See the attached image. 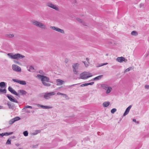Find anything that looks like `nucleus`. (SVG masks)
Wrapping results in <instances>:
<instances>
[{
	"mask_svg": "<svg viewBox=\"0 0 149 149\" xmlns=\"http://www.w3.org/2000/svg\"><path fill=\"white\" fill-rule=\"evenodd\" d=\"M18 145H19V144H16V145H17V146H18Z\"/></svg>",
	"mask_w": 149,
	"mask_h": 149,
	"instance_id": "nucleus-57",
	"label": "nucleus"
},
{
	"mask_svg": "<svg viewBox=\"0 0 149 149\" xmlns=\"http://www.w3.org/2000/svg\"><path fill=\"white\" fill-rule=\"evenodd\" d=\"M13 132H9V133L6 132V133H4V136H8L11 135V134H13Z\"/></svg>",
	"mask_w": 149,
	"mask_h": 149,
	"instance_id": "nucleus-29",
	"label": "nucleus"
},
{
	"mask_svg": "<svg viewBox=\"0 0 149 149\" xmlns=\"http://www.w3.org/2000/svg\"><path fill=\"white\" fill-rule=\"evenodd\" d=\"M12 69L13 70L17 72H21V68L16 65H13Z\"/></svg>",
	"mask_w": 149,
	"mask_h": 149,
	"instance_id": "nucleus-8",
	"label": "nucleus"
},
{
	"mask_svg": "<svg viewBox=\"0 0 149 149\" xmlns=\"http://www.w3.org/2000/svg\"><path fill=\"white\" fill-rule=\"evenodd\" d=\"M92 76V75L91 73L86 72H84L80 75V78L83 79H86Z\"/></svg>",
	"mask_w": 149,
	"mask_h": 149,
	"instance_id": "nucleus-3",
	"label": "nucleus"
},
{
	"mask_svg": "<svg viewBox=\"0 0 149 149\" xmlns=\"http://www.w3.org/2000/svg\"><path fill=\"white\" fill-rule=\"evenodd\" d=\"M23 134L25 136H27L28 135V133L27 131H25L23 132Z\"/></svg>",
	"mask_w": 149,
	"mask_h": 149,
	"instance_id": "nucleus-35",
	"label": "nucleus"
},
{
	"mask_svg": "<svg viewBox=\"0 0 149 149\" xmlns=\"http://www.w3.org/2000/svg\"><path fill=\"white\" fill-rule=\"evenodd\" d=\"M131 107H132V105H131L129 106L126 109L125 112H124V114H123V116H125L127 114H128Z\"/></svg>",
	"mask_w": 149,
	"mask_h": 149,
	"instance_id": "nucleus-15",
	"label": "nucleus"
},
{
	"mask_svg": "<svg viewBox=\"0 0 149 149\" xmlns=\"http://www.w3.org/2000/svg\"><path fill=\"white\" fill-rule=\"evenodd\" d=\"M149 54V52H148V53L146 55V56H147Z\"/></svg>",
	"mask_w": 149,
	"mask_h": 149,
	"instance_id": "nucleus-56",
	"label": "nucleus"
},
{
	"mask_svg": "<svg viewBox=\"0 0 149 149\" xmlns=\"http://www.w3.org/2000/svg\"><path fill=\"white\" fill-rule=\"evenodd\" d=\"M62 95L63 96V97H65V98H67L68 97V96L65 94L62 93Z\"/></svg>",
	"mask_w": 149,
	"mask_h": 149,
	"instance_id": "nucleus-41",
	"label": "nucleus"
},
{
	"mask_svg": "<svg viewBox=\"0 0 149 149\" xmlns=\"http://www.w3.org/2000/svg\"><path fill=\"white\" fill-rule=\"evenodd\" d=\"M55 93L54 92H52L49 93H45V95H44V98L46 100H48L50 99L51 96L54 95Z\"/></svg>",
	"mask_w": 149,
	"mask_h": 149,
	"instance_id": "nucleus-7",
	"label": "nucleus"
},
{
	"mask_svg": "<svg viewBox=\"0 0 149 149\" xmlns=\"http://www.w3.org/2000/svg\"><path fill=\"white\" fill-rule=\"evenodd\" d=\"M42 83L43 84L44 86H50L51 84L49 83H47L46 82H42Z\"/></svg>",
	"mask_w": 149,
	"mask_h": 149,
	"instance_id": "nucleus-24",
	"label": "nucleus"
},
{
	"mask_svg": "<svg viewBox=\"0 0 149 149\" xmlns=\"http://www.w3.org/2000/svg\"><path fill=\"white\" fill-rule=\"evenodd\" d=\"M57 30V31L60 32L62 33H64V31L63 29H61L58 28V29Z\"/></svg>",
	"mask_w": 149,
	"mask_h": 149,
	"instance_id": "nucleus-28",
	"label": "nucleus"
},
{
	"mask_svg": "<svg viewBox=\"0 0 149 149\" xmlns=\"http://www.w3.org/2000/svg\"><path fill=\"white\" fill-rule=\"evenodd\" d=\"M47 5L49 7L51 8H52L56 10H57L58 9V8L56 6V5L52 4L51 3H47Z\"/></svg>",
	"mask_w": 149,
	"mask_h": 149,
	"instance_id": "nucleus-13",
	"label": "nucleus"
},
{
	"mask_svg": "<svg viewBox=\"0 0 149 149\" xmlns=\"http://www.w3.org/2000/svg\"><path fill=\"white\" fill-rule=\"evenodd\" d=\"M6 96L8 99L11 102H16L17 103H18V102L17 100H15L14 97L11 95L8 94Z\"/></svg>",
	"mask_w": 149,
	"mask_h": 149,
	"instance_id": "nucleus-9",
	"label": "nucleus"
},
{
	"mask_svg": "<svg viewBox=\"0 0 149 149\" xmlns=\"http://www.w3.org/2000/svg\"><path fill=\"white\" fill-rule=\"evenodd\" d=\"M110 104V102H104L103 103V105L104 107H107L109 106Z\"/></svg>",
	"mask_w": 149,
	"mask_h": 149,
	"instance_id": "nucleus-21",
	"label": "nucleus"
},
{
	"mask_svg": "<svg viewBox=\"0 0 149 149\" xmlns=\"http://www.w3.org/2000/svg\"><path fill=\"white\" fill-rule=\"evenodd\" d=\"M0 87L1 88H6V83L4 82H1L0 83Z\"/></svg>",
	"mask_w": 149,
	"mask_h": 149,
	"instance_id": "nucleus-18",
	"label": "nucleus"
},
{
	"mask_svg": "<svg viewBox=\"0 0 149 149\" xmlns=\"http://www.w3.org/2000/svg\"><path fill=\"white\" fill-rule=\"evenodd\" d=\"M101 87L103 89L107 90L106 93L108 94L112 90L111 87H109L108 85L105 84H102L101 85Z\"/></svg>",
	"mask_w": 149,
	"mask_h": 149,
	"instance_id": "nucleus-5",
	"label": "nucleus"
},
{
	"mask_svg": "<svg viewBox=\"0 0 149 149\" xmlns=\"http://www.w3.org/2000/svg\"><path fill=\"white\" fill-rule=\"evenodd\" d=\"M45 93L40 94L39 96L40 97H43L44 98V95H45Z\"/></svg>",
	"mask_w": 149,
	"mask_h": 149,
	"instance_id": "nucleus-36",
	"label": "nucleus"
},
{
	"mask_svg": "<svg viewBox=\"0 0 149 149\" xmlns=\"http://www.w3.org/2000/svg\"><path fill=\"white\" fill-rule=\"evenodd\" d=\"M56 85L60 86L62 85L64 83V81L60 79H57L56 80Z\"/></svg>",
	"mask_w": 149,
	"mask_h": 149,
	"instance_id": "nucleus-17",
	"label": "nucleus"
},
{
	"mask_svg": "<svg viewBox=\"0 0 149 149\" xmlns=\"http://www.w3.org/2000/svg\"><path fill=\"white\" fill-rule=\"evenodd\" d=\"M34 69V68L33 66H30L29 67L28 70L30 72H32L33 71Z\"/></svg>",
	"mask_w": 149,
	"mask_h": 149,
	"instance_id": "nucleus-27",
	"label": "nucleus"
},
{
	"mask_svg": "<svg viewBox=\"0 0 149 149\" xmlns=\"http://www.w3.org/2000/svg\"><path fill=\"white\" fill-rule=\"evenodd\" d=\"M79 64L78 63L74 64L72 66L73 71L75 74H79Z\"/></svg>",
	"mask_w": 149,
	"mask_h": 149,
	"instance_id": "nucleus-4",
	"label": "nucleus"
},
{
	"mask_svg": "<svg viewBox=\"0 0 149 149\" xmlns=\"http://www.w3.org/2000/svg\"><path fill=\"white\" fill-rule=\"evenodd\" d=\"M1 130V129H0V130Z\"/></svg>",
	"mask_w": 149,
	"mask_h": 149,
	"instance_id": "nucleus-59",
	"label": "nucleus"
},
{
	"mask_svg": "<svg viewBox=\"0 0 149 149\" xmlns=\"http://www.w3.org/2000/svg\"><path fill=\"white\" fill-rule=\"evenodd\" d=\"M117 110L116 108H113L111 110V112L112 113H114Z\"/></svg>",
	"mask_w": 149,
	"mask_h": 149,
	"instance_id": "nucleus-33",
	"label": "nucleus"
},
{
	"mask_svg": "<svg viewBox=\"0 0 149 149\" xmlns=\"http://www.w3.org/2000/svg\"><path fill=\"white\" fill-rule=\"evenodd\" d=\"M84 64L85 65V62H84Z\"/></svg>",
	"mask_w": 149,
	"mask_h": 149,
	"instance_id": "nucleus-58",
	"label": "nucleus"
},
{
	"mask_svg": "<svg viewBox=\"0 0 149 149\" xmlns=\"http://www.w3.org/2000/svg\"><path fill=\"white\" fill-rule=\"evenodd\" d=\"M33 24L43 29H47L46 26L42 23L36 20H33L32 21Z\"/></svg>",
	"mask_w": 149,
	"mask_h": 149,
	"instance_id": "nucleus-2",
	"label": "nucleus"
},
{
	"mask_svg": "<svg viewBox=\"0 0 149 149\" xmlns=\"http://www.w3.org/2000/svg\"><path fill=\"white\" fill-rule=\"evenodd\" d=\"M116 61L120 63H122L123 61L126 62L127 60L125 58L121 56L118 57L116 59Z\"/></svg>",
	"mask_w": 149,
	"mask_h": 149,
	"instance_id": "nucleus-11",
	"label": "nucleus"
},
{
	"mask_svg": "<svg viewBox=\"0 0 149 149\" xmlns=\"http://www.w3.org/2000/svg\"><path fill=\"white\" fill-rule=\"evenodd\" d=\"M132 68L131 67H130L129 68H127V69H126L125 70V71L124 72H127L129 71Z\"/></svg>",
	"mask_w": 149,
	"mask_h": 149,
	"instance_id": "nucleus-37",
	"label": "nucleus"
},
{
	"mask_svg": "<svg viewBox=\"0 0 149 149\" xmlns=\"http://www.w3.org/2000/svg\"><path fill=\"white\" fill-rule=\"evenodd\" d=\"M39 73L41 74H43V72L42 70H40L39 71Z\"/></svg>",
	"mask_w": 149,
	"mask_h": 149,
	"instance_id": "nucleus-45",
	"label": "nucleus"
},
{
	"mask_svg": "<svg viewBox=\"0 0 149 149\" xmlns=\"http://www.w3.org/2000/svg\"><path fill=\"white\" fill-rule=\"evenodd\" d=\"M15 122V120H14L13 119V118L12 119L10 120L9 121V124H13L14 122Z\"/></svg>",
	"mask_w": 149,
	"mask_h": 149,
	"instance_id": "nucleus-30",
	"label": "nucleus"
},
{
	"mask_svg": "<svg viewBox=\"0 0 149 149\" xmlns=\"http://www.w3.org/2000/svg\"><path fill=\"white\" fill-rule=\"evenodd\" d=\"M88 86L87 83H85V84H81L80 86L83 87V86Z\"/></svg>",
	"mask_w": 149,
	"mask_h": 149,
	"instance_id": "nucleus-40",
	"label": "nucleus"
},
{
	"mask_svg": "<svg viewBox=\"0 0 149 149\" xmlns=\"http://www.w3.org/2000/svg\"><path fill=\"white\" fill-rule=\"evenodd\" d=\"M26 112L27 113H30V111H26Z\"/></svg>",
	"mask_w": 149,
	"mask_h": 149,
	"instance_id": "nucleus-53",
	"label": "nucleus"
},
{
	"mask_svg": "<svg viewBox=\"0 0 149 149\" xmlns=\"http://www.w3.org/2000/svg\"><path fill=\"white\" fill-rule=\"evenodd\" d=\"M72 84V85H69V86H68V87H71L72 86H74V85H77V84Z\"/></svg>",
	"mask_w": 149,
	"mask_h": 149,
	"instance_id": "nucleus-46",
	"label": "nucleus"
},
{
	"mask_svg": "<svg viewBox=\"0 0 149 149\" xmlns=\"http://www.w3.org/2000/svg\"><path fill=\"white\" fill-rule=\"evenodd\" d=\"M62 93H60V92H58L57 93V95H62Z\"/></svg>",
	"mask_w": 149,
	"mask_h": 149,
	"instance_id": "nucleus-50",
	"label": "nucleus"
},
{
	"mask_svg": "<svg viewBox=\"0 0 149 149\" xmlns=\"http://www.w3.org/2000/svg\"><path fill=\"white\" fill-rule=\"evenodd\" d=\"M14 120H15V122L17 121H18L20 119V118L19 117L17 116L15 117V118H13Z\"/></svg>",
	"mask_w": 149,
	"mask_h": 149,
	"instance_id": "nucleus-32",
	"label": "nucleus"
},
{
	"mask_svg": "<svg viewBox=\"0 0 149 149\" xmlns=\"http://www.w3.org/2000/svg\"><path fill=\"white\" fill-rule=\"evenodd\" d=\"M131 34L132 36H136L138 35V33L135 31H133L131 32Z\"/></svg>",
	"mask_w": 149,
	"mask_h": 149,
	"instance_id": "nucleus-25",
	"label": "nucleus"
},
{
	"mask_svg": "<svg viewBox=\"0 0 149 149\" xmlns=\"http://www.w3.org/2000/svg\"><path fill=\"white\" fill-rule=\"evenodd\" d=\"M7 105L8 107V108L10 109H13L14 108V106L12 105L10 102H8L7 103Z\"/></svg>",
	"mask_w": 149,
	"mask_h": 149,
	"instance_id": "nucleus-20",
	"label": "nucleus"
},
{
	"mask_svg": "<svg viewBox=\"0 0 149 149\" xmlns=\"http://www.w3.org/2000/svg\"><path fill=\"white\" fill-rule=\"evenodd\" d=\"M37 77L39 79H41L42 82L45 81H49V78L46 76L42 75L41 74H38L37 75Z\"/></svg>",
	"mask_w": 149,
	"mask_h": 149,
	"instance_id": "nucleus-6",
	"label": "nucleus"
},
{
	"mask_svg": "<svg viewBox=\"0 0 149 149\" xmlns=\"http://www.w3.org/2000/svg\"><path fill=\"white\" fill-rule=\"evenodd\" d=\"M7 55L10 58L13 59H19L25 57L24 56L19 54H16L13 55L12 53H8Z\"/></svg>",
	"mask_w": 149,
	"mask_h": 149,
	"instance_id": "nucleus-1",
	"label": "nucleus"
},
{
	"mask_svg": "<svg viewBox=\"0 0 149 149\" xmlns=\"http://www.w3.org/2000/svg\"><path fill=\"white\" fill-rule=\"evenodd\" d=\"M50 28L51 29H52L55 30L56 31H57V29H58V28L56 27L55 26H51Z\"/></svg>",
	"mask_w": 149,
	"mask_h": 149,
	"instance_id": "nucleus-31",
	"label": "nucleus"
},
{
	"mask_svg": "<svg viewBox=\"0 0 149 149\" xmlns=\"http://www.w3.org/2000/svg\"><path fill=\"white\" fill-rule=\"evenodd\" d=\"M18 93H17L19 94V95L18 96H19V94H20L21 95H26L27 93V92L25 91L22 90H18Z\"/></svg>",
	"mask_w": 149,
	"mask_h": 149,
	"instance_id": "nucleus-16",
	"label": "nucleus"
},
{
	"mask_svg": "<svg viewBox=\"0 0 149 149\" xmlns=\"http://www.w3.org/2000/svg\"><path fill=\"white\" fill-rule=\"evenodd\" d=\"M12 80L14 82H16L22 85H25L26 84V82L24 81H21L14 79H13Z\"/></svg>",
	"mask_w": 149,
	"mask_h": 149,
	"instance_id": "nucleus-10",
	"label": "nucleus"
},
{
	"mask_svg": "<svg viewBox=\"0 0 149 149\" xmlns=\"http://www.w3.org/2000/svg\"><path fill=\"white\" fill-rule=\"evenodd\" d=\"M133 121L134 122H136V120L135 119H133Z\"/></svg>",
	"mask_w": 149,
	"mask_h": 149,
	"instance_id": "nucleus-51",
	"label": "nucleus"
},
{
	"mask_svg": "<svg viewBox=\"0 0 149 149\" xmlns=\"http://www.w3.org/2000/svg\"><path fill=\"white\" fill-rule=\"evenodd\" d=\"M41 132L40 130H36L33 133V135H36L38 133H40Z\"/></svg>",
	"mask_w": 149,
	"mask_h": 149,
	"instance_id": "nucleus-26",
	"label": "nucleus"
},
{
	"mask_svg": "<svg viewBox=\"0 0 149 149\" xmlns=\"http://www.w3.org/2000/svg\"><path fill=\"white\" fill-rule=\"evenodd\" d=\"M145 88L146 89H149V86L148 85H146L145 86Z\"/></svg>",
	"mask_w": 149,
	"mask_h": 149,
	"instance_id": "nucleus-44",
	"label": "nucleus"
},
{
	"mask_svg": "<svg viewBox=\"0 0 149 149\" xmlns=\"http://www.w3.org/2000/svg\"><path fill=\"white\" fill-rule=\"evenodd\" d=\"M103 75H100L93 79L92 80H98L100 79L103 77Z\"/></svg>",
	"mask_w": 149,
	"mask_h": 149,
	"instance_id": "nucleus-19",
	"label": "nucleus"
},
{
	"mask_svg": "<svg viewBox=\"0 0 149 149\" xmlns=\"http://www.w3.org/2000/svg\"><path fill=\"white\" fill-rule=\"evenodd\" d=\"M37 146H38V145H35V146H33V148H35V147H37Z\"/></svg>",
	"mask_w": 149,
	"mask_h": 149,
	"instance_id": "nucleus-54",
	"label": "nucleus"
},
{
	"mask_svg": "<svg viewBox=\"0 0 149 149\" xmlns=\"http://www.w3.org/2000/svg\"><path fill=\"white\" fill-rule=\"evenodd\" d=\"M3 109V107L2 106H0V109Z\"/></svg>",
	"mask_w": 149,
	"mask_h": 149,
	"instance_id": "nucleus-52",
	"label": "nucleus"
},
{
	"mask_svg": "<svg viewBox=\"0 0 149 149\" xmlns=\"http://www.w3.org/2000/svg\"><path fill=\"white\" fill-rule=\"evenodd\" d=\"M0 92L2 93H6V90L5 88H4V89H3L0 88Z\"/></svg>",
	"mask_w": 149,
	"mask_h": 149,
	"instance_id": "nucleus-22",
	"label": "nucleus"
},
{
	"mask_svg": "<svg viewBox=\"0 0 149 149\" xmlns=\"http://www.w3.org/2000/svg\"><path fill=\"white\" fill-rule=\"evenodd\" d=\"M16 138V137L15 136H11L10 138V139H15Z\"/></svg>",
	"mask_w": 149,
	"mask_h": 149,
	"instance_id": "nucleus-48",
	"label": "nucleus"
},
{
	"mask_svg": "<svg viewBox=\"0 0 149 149\" xmlns=\"http://www.w3.org/2000/svg\"><path fill=\"white\" fill-rule=\"evenodd\" d=\"M108 64V63H102L101 64L102 65H100L99 67H101V66H102L103 65H106L107 64Z\"/></svg>",
	"mask_w": 149,
	"mask_h": 149,
	"instance_id": "nucleus-42",
	"label": "nucleus"
},
{
	"mask_svg": "<svg viewBox=\"0 0 149 149\" xmlns=\"http://www.w3.org/2000/svg\"><path fill=\"white\" fill-rule=\"evenodd\" d=\"M14 61L16 63L18 64L19 63V62L16 61L14 60Z\"/></svg>",
	"mask_w": 149,
	"mask_h": 149,
	"instance_id": "nucleus-49",
	"label": "nucleus"
},
{
	"mask_svg": "<svg viewBox=\"0 0 149 149\" xmlns=\"http://www.w3.org/2000/svg\"><path fill=\"white\" fill-rule=\"evenodd\" d=\"M94 82H92L91 83H87L88 86V85H93L94 84Z\"/></svg>",
	"mask_w": 149,
	"mask_h": 149,
	"instance_id": "nucleus-43",
	"label": "nucleus"
},
{
	"mask_svg": "<svg viewBox=\"0 0 149 149\" xmlns=\"http://www.w3.org/2000/svg\"><path fill=\"white\" fill-rule=\"evenodd\" d=\"M77 21L81 23H83V20L79 18H77Z\"/></svg>",
	"mask_w": 149,
	"mask_h": 149,
	"instance_id": "nucleus-39",
	"label": "nucleus"
},
{
	"mask_svg": "<svg viewBox=\"0 0 149 149\" xmlns=\"http://www.w3.org/2000/svg\"><path fill=\"white\" fill-rule=\"evenodd\" d=\"M6 36L8 38H11L14 37V35L13 34H6Z\"/></svg>",
	"mask_w": 149,
	"mask_h": 149,
	"instance_id": "nucleus-23",
	"label": "nucleus"
},
{
	"mask_svg": "<svg viewBox=\"0 0 149 149\" xmlns=\"http://www.w3.org/2000/svg\"><path fill=\"white\" fill-rule=\"evenodd\" d=\"M4 136V133H2L1 134H0V136Z\"/></svg>",
	"mask_w": 149,
	"mask_h": 149,
	"instance_id": "nucleus-47",
	"label": "nucleus"
},
{
	"mask_svg": "<svg viewBox=\"0 0 149 149\" xmlns=\"http://www.w3.org/2000/svg\"><path fill=\"white\" fill-rule=\"evenodd\" d=\"M37 106L38 107H41V108L43 109H52L53 107L52 106H44L42 105H40V104H37Z\"/></svg>",
	"mask_w": 149,
	"mask_h": 149,
	"instance_id": "nucleus-14",
	"label": "nucleus"
},
{
	"mask_svg": "<svg viewBox=\"0 0 149 149\" xmlns=\"http://www.w3.org/2000/svg\"><path fill=\"white\" fill-rule=\"evenodd\" d=\"M26 108H30L32 109V107L31 106L27 105L23 109V110Z\"/></svg>",
	"mask_w": 149,
	"mask_h": 149,
	"instance_id": "nucleus-34",
	"label": "nucleus"
},
{
	"mask_svg": "<svg viewBox=\"0 0 149 149\" xmlns=\"http://www.w3.org/2000/svg\"><path fill=\"white\" fill-rule=\"evenodd\" d=\"M11 140L9 139H8L7 140L6 142V144H11Z\"/></svg>",
	"mask_w": 149,
	"mask_h": 149,
	"instance_id": "nucleus-38",
	"label": "nucleus"
},
{
	"mask_svg": "<svg viewBox=\"0 0 149 149\" xmlns=\"http://www.w3.org/2000/svg\"><path fill=\"white\" fill-rule=\"evenodd\" d=\"M86 60H87V61H89V59H88V58H86Z\"/></svg>",
	"mask_w": 149,
	"mask_h": 149,
	"instance_id": "nucleus-55",
	"label": "nucleus"
},
{
	"mask_svg": "<svg viewBox=\"0 0 149 149\" xmlns=\"http://www.w3.org/2000/svg\"><path fill=\"white\" fill-rule=\"evenodd\" d=\"M8 90L12 94H14L17 96H18L19 95L18 94L17 92L14 89H13L11 87H9L8 88Z\"/></svg>",
	"mask_w": 149,
	"mask_h": 149,
	"instance_id": "nucleus-12",
	"label": "nucleus"
}]
</instances>
